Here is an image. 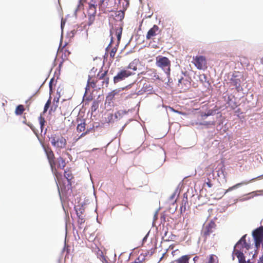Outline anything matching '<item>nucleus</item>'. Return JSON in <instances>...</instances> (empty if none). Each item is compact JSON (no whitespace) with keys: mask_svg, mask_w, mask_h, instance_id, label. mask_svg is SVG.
<instances>
[{"mask_svg":"<svg viewBox=\"0 0 263 263\" xmlns=\"http://www.w3.org/2000/svg\"><path fill=\"white\" fill-rule=\"evenodd\" d=\"M255 178H254V179H251L250 181H248V182H241V183H237V184H236L234 185V186H232V187H229V189H228V190H227L226 191V192H225V193H227L228 192L230 191H231V190H233L234 189H235V188H236V187H238V186H240V185H242V184H247V183H249L250 182H251V181H253V180H255Z\"/></svg>","mask_w":263,"mask_h":263,"instance_id":"obj_26","label":"nucleus"},{"mask_svg":"<svg viewBox=\"0 0 263 263\" xmlns=\"http://www.w3.org/2000/svg\"><path fill=\"white\" fill-rule=\"evenodd\" d=\"M247 263H253L252 262H251L250 261V260H248V261H247Z\"/></svg>","mask_w":263,"mask_h":263,"instance_id":"obj_43","label":"nucleus"},{"mask_svg":"<svg viewBox=\"0 0 263 263\" xmlns=\"http://www.w3.org/2000/svg\"><path fill=\"white\" fill-rule=\"evenodd\" d=\"M139 64V61L138 59H135L132 61L126 67V69L129 70L132 72H135L137 70V66Z\"/></svg>","mask_w":263,"mask_h":263,"instance_id":"obj_15","label":"nucleus"},{"mask_svg":"<svg viewBox=\"0 0 263 263\" xmlns=\"http://www.w3.org/2000/svg\"><path fill=\"white\" fill-rule=\"evenodd\" d=\"M24 119L25 120L23 121V123H24V124H25L26 125V123H27V122L26 119V118L25 117H24Z\"/></svg>","mask_w":263,"mask_h":263,"instance_id":"obj_41","label":"nucleus"},{"mask_svg":"<svg viewBox=\"0 0 263 263\" xmlns=\"http://www.w3.org/2000/svg\"><path fill=\"white\" fill-rule=\"evenodd\" d=\"M161 30L159 29V27L154 25L147 32L146 39L147 40H154L157 35L160 33Z\"/></svg>","mask_w":263,"mask_h":263,"instance_id":"obj_10","label":"nucleus"},{"mask_svg":"<svg viewBox=\"0 0 263 263\" xmlns=\"http://www.w3.org/2000/svg\"><path fill=\"white\" fill-rule=\"evenodd\" d=\"M50 140L51 145L59 150L65 148L66 147V140L60 134L51 135Z\"/></svg>","mask_w":263,"mask_h":263,"instance_id":"obj_3","label":"nucleus"},{"mask_svg":"<svg viewBox=\"0 0 263 263\" xmlns=\"http://www.w3.org/2000/svg\"><path fill=\"white\" fill-rule=\"evenodd\" d=\"M89 15V23H88V24H89V25H90L91 24H92V23L95 20H92V18H90V15Z\"/></svg>","mask_w":263,"mask_h":263,"instance_id":"obj_37","label":"nucleus"},{"mask_svg":"<svg viewBox=\"0 0 263 263\" xmlns=\"http://www.w3.org/2000/svg\"><path fill=\"white\" fill-rule=\"evenodd\" d=\"M185 204H186V202L184 203V205H182V206L180 207L181 212H182L183 211L184 212L186 210Z\"/></svg>","mask_w":263,"mask_h":263,"instance_id":"obj_36","label":"nucleus"},{"mask_svg":"<svg viewBox=\"0 0 263 263\" xmlns=\"http://www.w3.org/2000/svg\"><path fill=\"white\" fill-rule=\"evenodd\" d=\"M118 15L120 16V19H123L124 18V13L123 11H120L118 12Z\"/></svg>","mask_w":263,"mask_h":263,"instance_id":"obj_35","label":"nucleus"},{"mask_svg":"<svg viewBox=\"0 0 263 263\" xmlns=\"http://www.w3.org/2000/svg\"><path fill=\"white\" fill-rule=\"evenodd\" d=\"M204 125H209V124H211V125H214L215 124V122L214 121H212L211 123H204L203 124Z\"/></svg>","mask_w":263,"mask_h":263,"instance_id":"obj_40","label":"nucleus"},{"mask_svg":"<svg viewBox=\"0 0 263 263\" xmlns=\"http://www.w3.org/2000/svg\"><path fill=\"white\" fill-rule=\"evenodd\" d=\"M44 149L52 172L55 177L57 184L58 186L59 184L60 185L62 175L58 172L57 169L55 168L54 154L50 147H45Z\"/></svg>","mask_w":263,"mask_h":263,"instance_id":"obj_1","label":"nucleus"},{"mask_svg":"<svg viewBox=\"0 0 263 263\" xmlns=\"http://www.w3.org/2000/svg\"><path fill=\"white\" fill-rule=\"evenodd\" d=\"M252 236L256 248L258 249L261 244L263 247V226H260L254 230L252 232Z\"/></svg>","mask_w":263,"mask_h":263,"instance_id":"obj_5","label":"nucleus"},{"mask_svg":"<svg viewBox=\"0 0 263 263\" xmlns=\"http://www.w3.org/2000/svg\"><path fill=\"white\" fill-rule=\"evenodd\" d=\"M107 70L104 71H100L98 73V79L99 81H101L98 84V88L100 89L101 87H103L104 85L106 87L108 86L109 84V77L107 76Z\"/></svg>","mask_w":263,"mask_h":263,"instance_id":"obj_8","label":"nucleus"},{"mask_svg":"<svg viewBox=\"0 0 263 263\" xmlns=\"http://www.w3.org/2000/svg\"><path fill=\"white\" fill-rule=\"evenodd\" d=\"M214 172L213 171L206 174V178L204 180V185L206 184L209 187L213 186L212 181L214 180Z\"/></svg>","mask_w":263,"mask_h":263,"instance_id":"obj_13","label":"nucleus"},{"mask_svg":"<svg viewBox=\"0 0 263 263\" xmlns=\"http://www.w3.org/2000/svg\"><path fill=\"white\" fill-rule=\"evenodd\" d=\"M215 226V222L212 221H210L208 224L205 226L203 231V236L205 239H206L213 232V229Z\"/></svg>","mask_w":263,"mask_h":263,"instance_id":"obj_12","label":"nucleus"},{"mask_svg":"<svg viewBox=\"0 0 263 263\" xmlns=\"http://www.w3.org/2000/svg\"><path fill=\"white\" fill-rule=\"evenodd\" d=\"M82 2H86V0H81Z\"/></svg>","mask_w":263,"mask_h":263,"instance_id":"obj_46","label":"nucleus"},{"mask_svg":"<svg viewBox=\"0 0 263 263\" xmlns=\"http://www.w3.org/2000/svg\"><path fill=\"white\" fill-rule=\"evenodd\" d=\"M64 175L65 178L67 180L68 183L71 185V183L70 181L73 178V176L70 168H66L65 170Z\"/></svg>","mask_w":263,"mask_h":263,"instance_id":"obj_19","label":"nucleus"},{"mask_svg":"<svg viewBox=\"0 0 263 263\" xmlns=\"http://www.w3.org/2000/svg\"><path fill=\"white\" fill-rule=\"evenodd\" d=\"M233 254H234L238 259V263H247L245 256L242 252L237 249H234Z\"/></svg>","mask_w":263,"mask_h":263,"instance_id":"obj_14","label":"nucleus"},{"mask_svg":"<svg viewBox=\"0 0 263 263\" xmlns=\"http://www.w3.org/2000/svg\"><path fill=\"white\" fill-rule=\"evenodd\" d=\"M171 61L165 57L159 55L156 59V65L161 68L167 75H170L171 71Z\"/></svg>","mask_w":263,"mask_h":263,"instance_id":"obj_4","label":"nucleus"},{"mask_svg":"<svg viewBox=\"0 0 263 263\" xmlns=\"http://www.w3.org/2000/svg\"><path fill=\"white\" fill-rule=\"evenodd\" d=\"M117 51V47H114L111 51L109 53L110 57L111 58H114L115 54Z\"/></svg>","mask_w":263,"mask_h":263,"instance_id":"obj_32","label":"nucleus"},{"mask_svg":"<svg viewBox=\"0 0 263 263\" xmlns=\"http://www.w3.org/2000/svg\"><path fill=\"white\" fill-rule=\"evenodd\" d=\"M93 129L92 128L87 129L86 130L84 131L82 134L80 135V136L78 138V140L80 139V138L85 136L86 135L89 134L91 130H93Z\"/></svg>","mask_w":263,"mask_h":263,"instance_id":"obj_31","label":"nucleus"},{"mask_svg":"<svg viewBox=\"0 0 263 263\" xmlns=\"http://www.w3.org/2000/svg\"><path fill=\"white\" fill-rule=\"evenodd\" d=\"M108 1V0H100L98 4L99 9L101 10L105 9L107 4Z\"/></svg>","mask_w":263,"mask_h":263,"instance_id":"obj_28","label":"nucleus"},{"mask_svg":"<svg viewBox=\"0 0 263 263\" xmlns=\"http://www.w3.org/2000/svg\"><path fill=\"white\" fill-rule=\"evenodd\" d=\"M96 0H91L90 2L88 3V5H97L96 4Z\"/></svg>","mask_w":263,"mask_h":263,"instance_id":"obj_38","label":"nucleus"},{"mask_svg":"<svg viewBox=\"0 0 263 263\" xmlns=\"http://www.w3.org/2000/svg\"><path fill=\"white\" fill-rule=\"evenodd\" d=\"M246 77L245 76L243 72L235 71L233 72L229 83L230 86H234L237 91L240 90L241 84L245 81Z\"/></svg>","mask_w":263,"mask_h":263,"instance_id":"obj_2","label":"nucleus"},{"mask_svg":"<svg viewBox=\"0 0 263 263\" xmlns=\"http://www.w3.org/2000/svg\"><path fill=\"white\" fill-rule=\"evenodd\" d=\"M192 63L199 70H205L207 68V60L203 55L193 57Z\"/></svg>","mask_w":263,"mask_h":263,"instance_id":"obj_6","label":"nucleus"},{"mask_svg":"<svg viewBox=\"0 0 263 263\" xmlns=\"http://www.w3.org/2000/svg\"><path fill=\"white\" fill-rule=\"evenodd\" d=\"M246 235H245L240 238L235 245L234 249H237L240 251L243 248H245L247 250L250 249V245L246 242Z\"/></svg>","mask_w":263,"mask_h":263,"instance_id":"obj_11","label":"nucleus"},{"mask_svg":"<svg viewBox=\"0 0 263 263\" xmlns=\"http://www.w3.org/2000/svg\"><path fill=\"white\" fill-rule=\"evenodd\" d=\"M86 123L85 120H82L77 126V131L78 133L84 132L86 129Z\"/></svg>","mask_w":263,"mask_h":263,"instance_id":"obj_21","label":"nucleus"},{"mask_svg":"<svg viewBox=\"0 0 263 263\" xmlns=\"http://www.w3.org/2000/svg\"><path fill=\"white\" fill-rule=\"evenodd\" d=\"M26 125L27 126H28L32 129V130L33 132V133L36 136H37V134L36 130H35L34 127L32 125V124H31L30 123H26Z\"/></svg>","mask_w":263,"mask_h":263,"instance_id":"obj_33","label":"nucleus"},{"mask_svg":"<svg viewBox=\"0 0 263 263\" xmlns=\"http://www.w3.org/2000/svg\"><path fill=\"white\" fill-rule=\"evenodd\" d=\"M199 259V256H196L193 258V261L195 263H196L198 260Z\"/></svg>","mask_w":263,"mask_h":263,"instance_id":"obj_39","label":"nucleus"},{"mask_svg":"<svg viewBox=\"0 0 263 263\" xmlns=\"http://www.w3.org/2000/svg\"><path fill=\"white\" fill-rule=\"evenodd\" d=\"M120 91V89H115L111 91L109 94L107 96L106 99L109 101H111L113 100L114 97L118 95Z\"/></svg>","mask_w":263,"mask_h":263,"instance_id":"obj_22","label":"nucleus"},{"mask_svg":"<svg viewBox=\"0 0 263 263\" xmlns=\"http://www.w3.org/2000/svg\"><path fill=\"white\" fill-rule=\"evenodd\" d=\"M25 110V108L23 105H18L16 106L15 110V114L16 115H21Z\"/></svg>","mask_w":263,"mask_h":263,"instance_id":"obj_24","label":"nucleus"},{"mask_svg":"<svg viewBox=\"0 0 263 263\" xmlns=\"http://www.w3.org/2000/svg\"><path fill=\"white\" fill-rule=\"evenodd\" d=\"M51 86H52V85H51V82H50V89L51 88Z\"/></svg>","mask_w":263,"mask_h":263,"instance_id":"obj_45","label":"nucleus"},{"mask_svg":"<svg viewBox=\"0 0 263 263\" xmlns=\"http://www.w3.org/2000/svg\"><path fill=\"white\" fill-rule=\"evenodd\" d=\"M116 34L117 35V40L118 43L120 41L121 37V34H122V30L121 29H117L116 32Z\"/></svg>","mask_w":263,"mask_h":263,"instance_id":"obj_30","label":"nucleus"},{"mask_svg":"<svg viewBox=\"0 0 263 263\" xmlns=\"http://www.w3.org/2000/svg\"><path fill=\"white\" fill-rule=\"evenodd\" d=\"M99 83L98 75L96 77L89 75L87 82V85L85 88V93H87L90 87L92 88H98V84Z\"/></svg>","mask_w":263,"mask_h":263,"instance_id":"obj_9","label":"nucleus"},{"mask_svg":"<svg viewBox=\"0 0 263 263\" xmlns=\"http://www.w3.org/2000/svg\"><path fill=\"white\" fill-rule=\"evenodd\" d=\"M84 211V209L82 208H80L78 211L76 210L77 215L79 218L78 222L80 224H82L85 222L84 217L83 216Z\"/></svg>","mask_w":263,"mask_h":263,"instance_id":"obj_18","label":"nucleus"},{"mask_svg":"<svg viewBox=\"0 0 263 263\" xmlns=\"http://www.w3.org/2000/svg\"><path fill=\"white\" fill-rule=\"evenodd\" d=\"M218 257L214 254L209 255L208 260L206 263H218Z\"/></svg>","mask_w":263,"mask_h":263,"instance_id":"obj_23","label":"nucleus"},{"mask_svg":"<svg viewBox=\"0 0 263 263\" xmlns=\"http://www.w3.org/2000/svg\"><path fill=\"white\" fill-rule=\"evenodd\" d=\"M201 77H203V78H204V79H206V77H205V74H202L201 76H200Z\"/></svg>","mask_w":263,"mask_h":263,"instance_id":"obj_42","label":"nucleus"},{"mask_svg":"<svg viewBox=\"0 0 263 263\" xmlns=\"http://www.w3.org/2000/svg\"><path fill=\"white\" fill-rule=\"evenodd\" d=\"M51 96H50L49 99L48 100V101H47V102L46 103L45 106H44V112H46L48 109L49 108L50 105V104H51Z\"/></svg>","mask_w":263,"mask_h":263,"instance_id":"obj_29","label":"nucleus"},{"mask_svg":"<svg viewBox=\"0 0 263 263\" xmlns=\"http://www.w3.org/2000/svg\"><path fill=\"white\" fill-rule=\"evenodd\" d=\"M97 6V5H88V14L90 15V18H92V20H95V18Z\"/></svg>","mask_w":263,"mask_h":263,"instance_id":"obj_17","label":"nucleus"},{"mask_svg":"<svg viewBox=\"0 0 263 263\" xmlns=\"http://www.w3.org/2000/svg\"><path fill=\"white\" fill-rule=\"evenodd\" d=\"M190 256L189 255H185L181 256L178 259L175 260L176 263H189Z\"/></svg>","mask_w":263,"mask_h":263,"instance_id":"obj_20","label":"nucleus"},{"mask_svg":"<svg viewBox=\"0 0 263 263\" xmlns=\"http://www.w3.org/2000/svg\"><path fill=\"white\" fill-rule=\"evenodd\" d=\"M39 123H40V124L41 131V133H42L43 132V128H44V126L45 125V123L46 122V121L45 120V118L42 115H41L39 117Z\"/></svg>","mask_w":263,"mask_h":263,"instance_id":"obj_27","label":"nucleus"},{"mask_svg":"<svg viewBox=\"0 0 263 263\" xmlns=\"http://www.w3.org/2000/svg\"><path fill=\"white\" fill-rule=\"evenodd\" d=\"M239 61L242 66L244 67H248L250 65V62L249 60L245 57H241L240 58Z\"/></svg>","mask_w":263,"mask_h":263,"instance_id":"obj_25","label":"nucleus"},{"mask_svg":"<svg viewBox=\"0 0 263 263\" xmlns=\"http://www.w3.org/2000/svg\"><path fill=\"white\" fill-rule=\"evenodd\" d=\"M135 72H132L129 70L124 68L120 70L116 76L114 77V82L117 83L121 81L125 80L132 76L135 74Z\"/></svg>","mask_w":263,"mask_h":263,"instance_id":"obj_7","label":"nucleus"},{"mask_svg":"<svg viewBox=\"0 0 263 263\" xmlns=\"http://www.w3.org/2000/svg\"><path fill=\"white\" fill-rule=\"evenodd\" d=\"M213 113V111L212 110H209L207 113H205L202 115V118L203 119H205V118H206V117L212 115Z\"/></svg>","mask_w":263,"mask_h":263,"instance_id":"obj_34","label":"nucleus"},{"mask_svg":"<svg viewBox=\"0 0 263 263\" xmlns=\"http://www.w3.org/2000/svg\"><path fill=\"white\" fill-rule=\"evenodd\" d=\"M55 166L57 165L58 168H60L61 169H64L66 165L65 160L61 157H58L56 161L55 160Z\"/></svg>","mask_w":263,"mask_h":263,"instance_id":"obj_16","label":"nucleus"},{"mask_svg":"<svg viewBox=\"0 0 263 263\" xmlns=\"http://www.w3.org/2000/svg\"><path fill=\"white\" fill-rule=\"evenodd\" d=\"M261 62L263 64V58L261 59Z\"/></svg>","mask_w":263,"mask_h":263,"instance_id":"obj_44","label":"nucleus"}]
</instances>
